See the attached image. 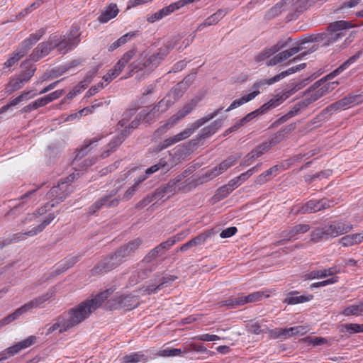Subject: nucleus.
Here are the masks:
<instances>
[{"label": "nucleus", "instance_id": "473e14b6", "mask_svg": "<svg viewBox=\"0 0 363 363\" xmlns=\"http://www.w3.org/2000/svg\"><path fill=\"white\" fill-rule=\"evenodd\" d=\"M118 12L119 11L117 5L115 4H110L101 11V14L97 18L98 21L101 23H107L110 20L115 18L118 15Z\"/></svg>", "mask_w": 363, "mask_h": 363}, {"label": "nucleus", "instance_id": "e2e57ef3", "mask_svg": "<svg viewBox=\"0 0 363 363\" xmlns=\"http://www.w3.org/2000/svg\"><path fill=\"white\" fill-rule=\"evenodd\" d=\"M182 353H184L183 349L166 348V349L160 350L157 352V355H159L160 357H174V356H179Z\"/></svg>", "mask_w": 363, "mask_h": 363}, {"label": "nucleus", "instance_id": "423d86ee", "mask_svg": "<svg viewBox=\"0 0 363 363\" xmlns=\"http://www.w3.org/2000/svg\"><path fill=\"white\" fill-rule=\"evenodd\" d=\"M223 110V107L216 109L212 113H210L203 118H199L193 123L189 128L184 129L180 133L177 134L172 137H169L162 141L161 143L157 145L155 147V151L159 152L162 150H164L174 144L180 142L184 139L188 138L193 133L200 128L201 125L211 121L213 118H215L221 111Z\"/></svg>", "mask_w": 363, "mask_h": 363}, {"label": "nucleus", "instance_id": "2f4dec72", "mask_svg": "<svg viewBox=\"0 0 363 363\" xmlns=\"http://www.w3.org/2000/svg\"><path fill=\"white\" fill-rule=\"evenodd\" d=\"M36 337L34 335H30L26 339L18 342L16 345L9 347L7 349L9 354L11 357L14 356L15 354H18L21 350L26 349L29 347L30 346L33 345L35 343L36 341Z\"/></svg>", "mask_w": 363, "mask_h": 363}, {"label": "nucleus", "instance_id": "680f3d73", "mask_svg": "<svg viewBox=\"0 0 363 363\" xmlns=\"http://www.w3.org/2000/svg\"><path fill=\"white\" fill-rule=\"evenodd\" d=\"M177 123V121L173 119V117L172 116L166 123L161 125L160 128H158L155 132V135L156 136H161L163 134H164L169 129H170L172 127H173Z\"/></svg>", "mask_w": 363, "mask_h": 363}, {"label": "nucleus", "instance_id": "774afa93", "mask_svg": "<svg viewBox=\"0 0 363 363\" xmlns=\"http://www.w3.org/2000/svg\"><path fill=\"white\" fill-rule=\"evenodd\" d=\"M23 57L22 55L17 51L4 63V67H11L15 65Z\"/></svg>", "mask_w": 363, "mask_h": 363}, {"label": "nucleus", "instance_id": "09e8293b", "mask_svg": "<svg viewBox=\"0 0 363 363\" xmlns=\"http://www.w3.org/2000/svg\"><path fill=\"white\" fill-rule=\"evenodd\" d=\"M69 67H62L51 69L49 72L45 73L40 77V82L61 76L62 74L65 73Z\"/></svg>", "mask_w": 363, "mask_h": 363}, {"label": "nucleus", "instance_id": "79ce46f5", "mask_svg": "<svg viewBox=\"0 0 363 363\" xmlns=\"http://www.w3.org/2000/svg\"><path fill=\"white\" fill-rule=\"evenodd\" d=\"M362 52L359 51L355 55L350 57L347 60L343 62L339 67L328 75V77H335L348 68L352 64L354 63L360 57Z\"/></svg>", "mask_w": 363, "mask_h": 363}, {"label": "nucleus", "instance_id": "de8ad7c7", "mask_svg": "<svg viewBox=\"0 0 363 363\" xmlns=\"http://www.w3.org/2000/svg\"><path fill=\"white\" fill-rule=\"evenodd\" d=\"M297 329H298L297 326L291 327V328H286V329L278 328V329H276L275 330L272 331V333L274 335L275 337H282L284 338H287V337H291L293 335H298Z\"/></svg>", "mask_w": 363, "mask_h": 363}, {"label": "nucleus", "instance_id": "8fccbe9b", "mask_svg": "<svg viewBox=\"0 0 363 363\" xmlns=\"http://www.w3.org/2000/svg\"><path fill=\"white\" fill-rule=\"evenodd\" d=\"M164 253L157 245L155 247L150 250L144 258L141 260L142 264H150L156 258L163 255Z\"/></svg>", "mask_w": 363, "mask_h": 363}, {"label": "nucleus", "instance_id": "c9c22d12", "mask_svg": "<svg viewBox=\"0 0 363 363\" xmlns=\"http://www.w3.org/2000/svg\"><path fill=\"white\" fill-rule=\"evenodd\" d=\"M226 11L223 9L218 10L215 13L212 14L209 17H208L203 23H201L196 30H201L203 28L206 26H210L212 25L216 24L218 22H219L226 14Z\"/></svg>", "mask_w": 363, "mask_h": 363}, {"label": "nucleus", "instance_id": "dca6fc26", "mask_svg": "<svg viewBox=\"0 0 363 363\" xmlns=\"http://www.w3.org/2000/svg\"><path fill=\"white\" fill-rule=\"evenodd\" d=\"M114 301L110 307L113 308H123L126 310H131L136 308L138 304V298L132 295H119L115 297Z\"/></svg>", "mask_w": 363, "mask_h": 363}, {"label": "nucleus", "instance_id": "5fc2aeb1", "mask_svg": "<svg viewBox=\"0 0 363 363\" xmlns=\"http://www.w3.org/2000/svg\"><path fill=\"white\" fill-rule=\"evenodd\" d=\"M272 146L273 143L272 142H264L254 148L251 152L255 157L259 158L268 152Z\"/></svg>", "mask_w": 363, "mask_h": 363}, {"label": "nucleus", "instance_id": "5701e85b", "mask_svg": "<svg viewBox=\"0 0 363 363\" xmlns=\"http://www.w3.org/2000/svg\"><path fill=\"white\" fill-rule=\"evenodd\" d=\"M194 180L189 181L186 180L184 183L182 184L179 188H177L174 182L170 180L167 184L162 186L160 188L156 189V196H159L160 199L164 196V194H174L177 190L184 189L187 186L188 190L191 189V185L194 186Z\"/></svg>", "mask_w": 363, "mask_h": 363}, {"label": "nucleus", "instance_id": "ddd939ff", "mask_svg": "<svg viewBox=\"0 0 363 363\" xmlns=\"http://www.w3.org/2000/svg\"><path fill=\"white\" fill-rule=\"evenodd\" d=\"M363 101V97L361 95H348L345 98L336 101L324 109L320 117H324L328 113H332L339 109H345L347 106H354L361 104Z\"/></svg>", "mask_w": 363, "mask_h": 363}, {"label": "nucleus", "instance_id": "4c0bfd02", "mask_svg": "<svg viewBox=\"0 0 363 363\" xmlns=\"http://www.w3.org/2000/svg\"><path fill=\"white\" fill-rule=\"evenodd\" d=\"M26 84V80L22 79L18 75L10 79L9 83L5 86V93L8 95L13 91L21 89Z\"/></svg>", "mask_w": 363, "mask_h": 363}, {"label": "nucleus", "instance_id": "c756f323", "mask_svg": "<svg viewBox=\"0 0 363 363\" xmlns=\"http://www.w3.org/2000/svg\"><path fill=\"white\" fill-rule=\"evenodd\" d=\"M330 90V86L328 84L323 85L320 87H317L311 90H308L305 94L303 100L308 106L315 102L320 97L324 96Z\"/></svg>", "mask_w": 363, "mask_h": 363}, {"label": "nucleus", "instance_id": "f704fd0d", "mask_svg": "<svg viewBox=\"0 0 363 363\" xmlns=\"http://www.w3.org/2000/svg\"><path fill=\"white\" fill-rule=\"evenodd\" d=\"M286 45V43H278L269 48L264 49L256 56L255 60L258 62L264 61V60L269 58L271 56L279 52Z\"/></svg>", "mask_w": 363, "mask_h": 363}, {"label": "nucleus", "instance_id": "864d4df0", "mask_svg": "<svg viewBox=\"0 0 363 363\" xmlns=\"http://www.w3.org/2000/svg\"><path fill=\"white\" fill-rule=\"evenodd\" d=\"M265 296L266 297H269V294H264V291H256L252 293L247 296H241V299L242 300L243 305L248 303H253L260 301L262 297Z\"/></svg>", "mask_w": 363, "mask_h": 363}, {"label": "nucleus", "instance_id": "a211bd4d", "mask_svg": "<svg viewBox=\"0 0 363 363\" xmlns=\"http://www.w3.org/2000/svg\"><path fill=\"white\" fill-rule=\"evenodd\" d=\"M45 28H40L35 33L30 34L29 37L21 42L18 52L24 57L33 45L45 34Z\"/></svg>", "mask_w": 363, "mask_h": 363}, {"label": "nucleus", "instance_id": "7ed1b4c3", "mask_svg": "<svg viewBox=\"0 0 363 363\" xmlns=\"http://www.w3.org/2000/svg\"><path fill=\"white\" fill-rule=\"evenodd\" d=\"M175 41H169L163 47L160 48L157 52L150 55L144 60L143 54L134 60L128 67L130 74L140 70L152 72L161 63L164 58L169 54V51L175 47Z\"/></svg>", "mask_w": 363, "mask_h": 363}, {"label": "nucleus", "instance_id": "bf43d9fd", "mask_svg": "<svg viewBox=\"0 0 363 363\" xmlns=\"http://www.w3.org/2000/svg\"><path fill=\"white\" fill-rule=\"evenodd\" d=\"M222 121L220 120H216L213 123H212L208 127L203 128L202 130V135L203 137H207L211 135L216 132V130L221 126Z\"/></svg>", "mask_w": 363, "mask_h": 363}, {"label": "nucleus", "instance_id": "6ab92c4d", "mask_svg": "<svg viewBox=\"0 0 363 363\" xmlns=\"http://www.w3.org/2000/svg\"><path fill=\"white\" fill-rule=\"evenodd\" d=\"M45 28H40L35 33L30 34L29 37L21 42L18 52L24 57L33 45L45 34Z\"/></svg>", "mask_w": 363, "mask_h": 363}, {"label": "nucleus", "instance_id": "412c9836", "mask_svg": "<svg viewBox=\"0 0 363 363\" xmlns=\"http://www.w3.org/2000/svg\"><path fill=\"white\" fill-rule=\"evenodd\" d=\"M45 28H40L35 33L30 34L29 37L21 42L18 52L24 57L33 45L45 34Z\"/></svg>", "mask_w": 363, "mask_h": 363}, {"label": "nucleus", "instance_id": "72a5a7b5", "mask_svg": "<svg viewBox=\"0 0 363 363\" xmlns=\"http://www.w3.org/2000/svg\"><path fill=\"white\" fill-rule=\"evenodd\" d=\"M339 272L336 267L320 270H313L305 274L306 279H323L328 276H333Z\"/></svg>", "mask_w": 363, "mask_h": 363}, {"label": "nucleus", "instance_id": "a19ab883", "mask_svg": "<svg viewBox=\"0 0 363 363\" xmlns=\"http://www.w3.org/2000/svg\"><path fill=\"white\" fill-rule=\"evenodd\" d=\"M259 94V91L256 90L248 94L244 95L238 99L234 100L231 104L228 106V108L225 110L226 112H228L233 109H235L242 104L252 100Z\"/></svg>", "mask_w": 363, "mask_h": 363}, {"label": "nucleus", "instance_id": "bb28decb", "mask_svg": "<svg viewBox=\"0 0 363 363\" xmlns=\"http://www.w3.org/2000/svg\"><path fill=\"white\" fill-rule=\"evenodd\" d=\"M143 243V240L141 238L133 239L119 247L118 249V253H120L121 256L125 259V258L132 256L136 250L140 248Z\"/></svg>", "mask_w": 363, "mask_h": 363}, {"label": "nucleus", "instance_id": "9b49d317", "mask_svg": "<svg viewBox=\"0 0 363 363\" xmlns=\"http://www.w3.org/2000/svg\"><path fill=\"white\" fill-rule=\"evenodd\" d=\"M333 206V201L326 199L320 200H310L301 207H294L292 211L294 214L311 213L323 209L328 208Z\"/></svg>", "mask_w": 363, "mask_h": 363}, {"label": "nucleus", "instance_id": "4be33fe9", "mask_svg": "<svg viewBox=\"0 0 363 363\" xmlns=\"http://www.w3.org/2000/svg\"><path fill=\"white\" fill-rule=\"evenodd\" d=\"M116 188L113 189L108 195H106L101 198L98 201H96L94 205L93 208L96 210L101 208V207H115L117 206L119 203L120 199L118 197L114 198L111 199V198L115 196L118 191L122 187V185L115 186Z\"/></svg>", "mask_w": 363, "mask_h": 363}, {"label": "nucleus", "instance_id": "6e6552de", "mask_svg": "<svg viewBox=\"0 0 363 363\" xmlns=\"http://www.w3.org/2000/svg\"><path fill=\"white\" fill-rule=\"evenodd\" d=\"M74 176L69 175L66 182L58 184L57 186H53L46 194L48 199L50 200V204L48 203L45 208L50 206V208L54 207L57 203L63 201L65 198L73 191V187L69 184L74 179Z\"/></svg>", "mask_w": 363, "mask_h": 363}, {"label": "nucleus", "instance_id": "c85d7f7f", "mask_svg": "<svg viewBox=\"0 0 363 363\" xmlns=\"http://www.w3.org/2000/svg\"><path fill=\"white\" fill-rule=\"evenodd\" d=\"M295 0H282L270 9L266 16L268 18H274L283 11L289 9L295 10Z\"/></svg>", "mask_w": 363, "mask_h": 363}, {"label": "nucleus", "instance_id": "052dcab7", "mask_svg": "<svg viewBox=\"0 0 363 363\" xmlns=\"http://www.w3.org/2000/svg\"><path fill=\"white\" fill-rule=\"evenodd\" d=\"M307 104L305 102V101L303 99L296 104L289 111V115H291V116L293 118L299 113H301L303 111L306 110L308 108Z\"/></svg>", "mask_w": 363, "mask_h": 363}, {"label": "nucleus", "instance_id": "f257e3e1", "mask_svg": "<svg viewBox=\"0 0 363 363\" xmlns=\"http://www.w3.org/2000/svg\"><path fill=\"white\" fill-rule=\"evenodd\" d=\"M110 294V290H106L93 298L86 299L63 313L57 318L55 323L48 328L46 335H50L55 330L62 333L78 325L99 308Z\"/></svg>", "mask_w": 363, "mask_h": 363}, {"label": "nucleus", "instance_id": "f3484780", "mask_svg": "<svg viewBox=\"0 0 363 363\" xmlns=\"http://www.w3.org/2000/svg\"><path fill=\"white\" fill-rule=\"evenodd\" d=\"M298 88L294 86L290 89L286 90L281 94H278L274 98L271 99L268 102L263 104L260 109L262 111V113H264L267 111L271 108H275L282 104L286 99H287L289 96L293 95L294 93L297 91Z\"/></svg>", "mask_w": 363, "mask_h": 363}, {"label": "nucleus", "instance_id": "ea45409f", "mask_svg": "<svg viewBox=\"0 0 363 363\" xmlns=\"http://www.w3.org/2000/svg\"><path fill=\"white\" fill-rule=\"evenodd\" d=\"M198 101H199L197 99H192L189 103L186 104L182 109L179 110L177 113L172 116L173 119L177 123L179 120L184 118L195 108Z\"/></svg>", "mask_w": 363, "mask_h": 363}, {"label": "nucleus", "instance_id": "a878e982", "mask_svg": "<svg viewBox=\"0 0 363 363\" xmlns=\"http://www.w3.org/2000/svg\"><path fill=\"white\" fill-rule=\"evenodd\" d=\"M54 296L55 292L53 291H49L46 294L32 299L21 307L26 313L31 311L33 309L42 308L43 306V303L52 298Z\"/></svg>", "mask_w": 363, "mask_h": 363}, {"label": "nucleus", "instance_id": "338daca9", "mask_svg": "<svg viewBox=\"0 0 363 363\" xmlns=\"http://www.w3.org/2000/svg\"><path fill=\"white\" fill-rule=\"evenodd\" d=\"M26 69L22 71L21 74L18 76L21 77L22 79L26 80V84L31 79L33 76L35 68L30 65L29 67H26Z\"/></svg>", "mask_w": 363, "mask_h": 363}, {"label": "nucleus", "instance_id": "49530a36", "mask_svg": "<svg viewBox=\"0 0 363 363\" xmlns=\"http://www.w3.org/2000/svg\"><path fill=\"white\" fill-rule=\"evenodd\" d=\"M146 360L147 357L141 352L126 354L122 358L123 363H138Z\"/></svg>", "mask_w": 363, "mask_h": 363}, {"label": "nucleus", "instance_id": "b1692460", "mask_svg": "<svg viewBox=\"0 0 363 363\" xmlns=\"http://www.w3.org/2000/svg\"><path fill=\"white\" fill-rule=\"evenodd\" d=\"M172 104V102L170 100L166 99H162L151 111L145 113L144 120L147 123L152 122L158 118L160 113L166 111Z\"/></svg>", "mask_w": 363, "mask_h": 363}, {"label": "nucleus", "instance_id": "f03ea898", "mask_svg": "<svg viewBox=\"0 0 363 363\" xmlns=\"http://www.w3.org/2000/svg\"><path fill=\"white\" fill-rule=\"evenodd\" d=\"M79 30V27L77 25H73L66 35H51L48 41L38 44L32 51L30 60L36 62L48 55L54 49H57L60 54H66L72 50L80 42Z\"/></svg>", "mask_w": 363, "mask_h": 363}, {"label": "nucleus", "instance_id": "37998d69", "mask_svg": "<svg viewBox=\"0 0 363 363\" xmlns=\"http://www.w3.org/2000/svg\"><path fill=\"white\" fill-rule=\"evenodd\" d=\"M339 243L345 247H351L361 243L359 238V233L350 234L341 238Z\"/></svg>", "mask_w": 363, "mask_h": 363}, {"label": "nucleus", "instance_id": "cd10ccee", "mask_svg": "<svg viewBox=\"0 0 363 363\" xmlns=\"http://www.w3.org/2000/svg\"><path fill=\"white\" fill-rule=\"evenodd\" d=\"M301 48L298 46L291 48L286 50L279 52L273 57L269 59L266 65L267 66H274L283 61H285L290 58L291 56L298 53L301 50Z\"/></svg>", "mask_w": 363, "mask_h": 363}, {"label": "nucleus", "instance_id": "4468645a", "mask_svg": "<svg viewBox=\"0 0 363 363\" xmlns=\"http://www.w3.org/2000/svg\"><path fill=\"white\" fill-rule=\"evenodd\" d=\"M136 54V50L132 49L125 52L118 62L114 65L113 68L110 69L108 72L104 76L106 82H111L117 77L124 67L132 60Z\"/></svg>", "mask_w": 363, "mask_h": 363}, {"label": "nucleus", "instance_id": "2eb2a0df", "mask_svg": "<svg viewBox=\"0 0 363 363\" xmlns=\"http://www.w3.org/2000/svg\"><path fill=\"white\" fill-rule=\"evenodd\" d=\"M187 2L184 0H181L177 1L175 3L171 4L170 5L164 7L160 11L149 15L147 18V21L150 23H154L157 21H159L164 17L171 14L174 11L178 10L179 9L183 7Z\"/></svg>", "mask_w": 363, "mask_h": 363}, {"label": "nucleus", "instance_id": "c03bdc74", "mask_svg": "<svg viewBox=\"0 0 363 363\" xmlns=\"http://www.w3.org/2000/svg\"><path fill=\"white\" fill-rule=\"evenodd\" d=\"M216 233L217 232L214 229H211L199 234V235L196 236L191 240L194 247L200 245L204 244L208 239L211 238L213 235H216Z\"/></svg>", "mask_w": 363, "mask_h": 363}, {"label": "nucleus", "instance_id": "4d7b16f0", "mask_svg": "<svg viewBox=\"0 0 363 363\" xmlns=\"http://www.w3.org/2000/svg\"><path fill=\"white\" fill-rule=\"evenodd\" d=\"M35 191H36V189L31 190V191H29L27 193H26L24 195H23L21 196V198L20 199L18 204L14 206V208L23 207L26 204L29 203H34L36 201V199H33L32 196L33 195V194Z\"/></svg>", "mask_w": 363, "mask_h": 363}, {"label": "nucleus", "instance_id": "603ef678", "mask_svg": "<svg viewBox=\"0 0 363 363\" xmlns=\"http://www.w3.org/2000/svg\"><path fill=\"white\" fill-rule=\"evenodd\" d=\"M25 313L24 311L23 310L22 307L17 308L13 313L8 315L4 318L1 319L0 320V326H4L7 324H9L10 323L17 320L21 315H23Z\"/></svg>", "mask_w": 363, "mask_h": 363}, {"label": "nucleus", "instance_id": "6e6d98bb", "mask_svg": "<svg viewBox=\"0 0 363 363\" xmlns=\"http://www.w3.org/2000/svg\"><path fill=\"white\" fill-rule=\"evenodd\" d=\"M262 164H257L255 166L250 168L246 172L242 173L238 177H236L237 180L240 182V185L247 180L254 173L257 172L259 170Z\"/></svg>", "mask_w": 363, "mask_h": 363}, {"label": "nucleus", "instance_id": "1a4fd4ad", "mask_svg": "<svg viewBox=\"0 0 363 363\" xmlns=\"http://www.w3.org/2000/svg\"><path fill=\"white\" fill-rule=\"evenodd\" d=\"M55 218V215L54 213H49L46 218L36 228H33L32 230L25 233H18L13 234L7 238L1 240L0 249L12 242H16L20 240H25L28 236L33 237L37 235L38 233L42 232L45 228L54 220Z\"/></svg>", "mask_w": 363, "mask_h": 363}, {"label": "nucleus", "instance_id": "7c9ffc66", "mask_svg": "<svg viewBox=\"0 0 363 363\" xmlns=\"http://www.w3.org/2000/svg\"><path fill=\"white\" fill-rule=\"evenodd\" d=\"M310 230L309 225L307 224H299L293 226L289 230L283 231L281 236L286 238V239L281 240L278 242V245H281L285 240H290L298 234H303Z\"/></svg>", "mask_w": 363, "mask_h": 363}, {"label": "nucleus", "instance_id": "69168bd1", "mask_svg": "<svg viewBox=\"0 0 363 363\" xmlns=\"http://www.w3.org/2000/svg\"><path fill=\"white\" fill-rule=\"evenodd\" d=\"M312 296H290L284 300V303L287 304H297L299 303H303L306 301H308L311 299Z\"/></svg>", "mask_w": 363, "mask_h": 363}, {"label": "nucleus", "instance_id": "13d9d810", "mask_svg": "<svg viewBox=\"0 0 363 363\" xmlns=\"http://www.w3.org/2000/svg\"><path fill=\"white\" fill-rule=\"evenodd\" d=\"M231 191L225 185H223L217 189L212 199L214 202H218L228 197Z\"/></svg>", "mask_w": 363, "mask_h": 363}, {"label": "nucleus", "instance_id": "58836bf2", "mask_svg": "<svg viewBox=\"0 0 363 363\" xmlns=\"http://www.w3.org/2000/svg\"><path fill=\"white\" fill-rule=\"evenodd\" d=\"M198 101H199L197 99H192L189 103L186 104L182 109L179 110L177 113L172 116L173 119L177 123L179 120L184 118L195 108Z\"/></svg>", "mask_w": 363, "mask_h": 363}, {"label": "nucleus", "instance_id": "aec40b11", "mask_svg": "<svg viewBox=\"0 0 363 363\" xmlns=\"http://www.w3.org/2000/svg\"><path fill=\"white\" fill-rule=\"evenodd\" d=\"M45 28H40L35 33L30 34L29 37L21 42L18 52L24 57L33 45L45 34Z\"/></svg>", "mask_w": 363, "mask_h": 363}, {"label": "nucleus", "instance_id": "3c124183", "mask_svg": "<svg viewBox=\"0 0 363 363\" xmlns=\"http://www.w3.org/2000/svg\"><path fill=\"white\" fill-rule=\"evenodd\" d=\"M220 307L226 306L228 308H235L237 307L243 306L241 296L235 298H230L225 301H221L218 303Z\"/></svg>", "mask_w": 363, "mask_h": 363}, {"label": "nucleus", "instance_id": "39448f33", "mask_svg": "<svg viewBox=\"0 0 363 363\" xmlns=\"http://www.w3.org/2000/svg\"><path fill=\"white\" fill-rule=\"evenodd\" d=\"M135 114V109L128 110L123 114V118L118 123V128H123L121 130V134L108 143V149L101 155L102 157H108L110 152H113L118 145H120L124 139L129 135L130 129L136 128L139 125L140 118H139L138 117H135L130 124H128L130 118Z\"/></svg>", "mask_w": 363, "mask_h": 363}, {"label": "nucleus", "instance_id": "0e129e2a", "mask_svg": "<svg viewBox=\"0 0 363 363\" xmlns=\"http://www.w3.org/2000/svg\"><path fill=\"white\" fill-rule=\"evenodd\" d=\"M31 91H24L21 93V94H20L18 97L11 100L8 104L6 105V106H8V109L9 110L12 106L18 105L20 102L23 101V100L28 99L35 96V94H33V96L28 97Z\"/></svg>", "mask_w": 363, "mask_h": 363}, {"label": "nucleus", "instance_id": "9d476101", "mask_svg": "<svg viewBox=\"0 0 363 363\" xmlns=\"http://www.w3.org/2000/svg\"><path fill=\"white\" fill-rule=\"evenodd\" d=\"M124 261L118 250L102 259L91 270L92 274H104L109 272L121 264Z\"/></svg>", "mask_w": 363, "mask_h": 363}, {"label": "nucleus", "instance_id": "393cba45", "mask_svg": "<svg viewBox=\"0 0 363 363\" xmlns=\"http://www.w3.org/2000/svg\"><path fill=\"white\" fill-rule=\"evenodd\" d=\"M156 267L151 264H139V268L133 272L130 277V281L135 284L145 279H146L150 274L155 269Z\"/></svg>", "mask_w": 363, "mask_h": 363}, {"label": "nucleus", "instance_id": "a18cd8bd", "mask_svg": "<svg viewBox=\"0 0 363 363\" xmlns=\"http://www.w3.org/2000/svg\"><path fill=\"white\" fill-rule=\"evenodd\" d=\"M135 32H130L128 33L123 36H121L120 38H118L117 40L114 41L113 43L110 45L108 47V51H113L114 50L117 49L118 48L123 45L127 42L130 40L133 37L135 36Z\"/></svg>", "mask_w": 363, "mask_h": 363}, {"label": "nucleus", "instance_id": "20e7f679", "mask_svg": "<svg viewBox=\"0 0 363 363\" xmlns=\"http://www.w3.org/2000/svg\"><path fill=\"white\" fill-rule=\"evenodd\" d=\"M352 229L353 225L350 223L335 220L313 230L311 233V240L313 242L327 240L346 234Z\"/></svg>", "mask_w": 363, "mask_h": 363}, {"label": "nucleus", "instance_id": "e433bc0d", "mask_svg": "<svg viewBox=\"0 0 363 363\" xmlns=\"http://www.w3.org/2000/svg\"><path fill=\"white\" fill-rule=\"evenodd\" d=\"M305 67H306V64L305 63H302V64H300V65H298L297 66L290 67L287 70L283 71L281 73L275 75L274 77L269 79L267 80V84L269 85H271V84H272L279 81L280 79L284 78L285 77H286V76H288L289 74H291L293 73H295L297 71H300V70L303 69Z\"/></svg>", "mask_w": 363, "mask_h": 363}, {"label": "nucleus", "instance_id": "0eeeda50", "mask_svg": "<svg viewBox=\"0 0 363 363\" xmlns=\"http://www.w3.org/2000/svg\"><path fill=\"white\" fill-rule=\"evenodd\" d=\"M350 28V23L345 21H339L330 23L325 33H320L315 36L309 37L306 42H318L323 46H328L345 35L344 30Z\"/></svg>", "mask_w": 363, "mask_h": 363}, {"label": "nucleus", "instance_id": "f8f14e48", "mask_svg": "<svg viewBox=\"0 0 363 363\" xmlns=\"http://www.w3.org/2000/svg\"><path fill=\"white\" fill-rule=\"evenodd\" d=\"M240 158V156L230 155L226 160L220 163L218 166L206 172L199 179V183L211 180L222 173L225 172L230 167L233 166Z\"/></svg>", "mask_w": 363, "mask_h": 363}]
</instances>
